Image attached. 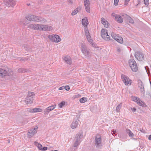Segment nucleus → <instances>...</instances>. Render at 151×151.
<instances>
[{"label": "nucleus", "mask_w": 151, "mask_h": 151, "mask_svg": "<svg viewBox=\"0 0 151 151\" xmlns=\"http://www.w3.org/2000/svg\"><path fill=\"white\" fill-rule=\"evenodd\" d=\"M34 24H29L28 26V27L33 29H34Z\"/></svg>", "instance_id": "37"}, {"label": "nucleus", "mask_w": 151, "mask_h": 151, "mask_svg": "<svg viewBox=\"0 0 151 151\" xmlns=\"http://www.w3.org/2000/svg\"><path fill=\"white\" fill-rule=\"evenodd\" d=\"M131 109L132 110V111L134 112H135L136 109V108H131Z\"/></svg>", "instance_id": "48"}, {"label": "nucleus", "mask_w": 151, "mask_h": 151, "mask_svg": "<svg viewBox=\"0 0 151 151\" xmlns=\"http://www.w3.org/2000/svg\"><path fill=\"white\" fill-rule=\"evenodd\" d=\"M84 5L86 11L88 13H90V6L89 0H83Z\"/></svg>", "instance_id": "17"}, {"label": "nucleus", "mask_w": 151, "mask_h": 151, "mask_svg": "<svg viewBox=\"0 0 151 151\" xmlns=\"http://www.w3.org/2000/svg\"><path fill=\"white\" fill-rule=\"evenodd\" d=\"M8 140V142L9 143H10V141L9 140Z\"/></svg>", "instance_id": "55"}, {"label": "nucleus", "mask_w": 151, "mask_h": 151, "mask_svg": "<svg viewBox=\"0 0 151 151\" xmlns=\"http://www.w3.org/2000/svg\"><path fill=\"white\" fill-rule=\"evenodd\" d=\"M87 99L86 97H83L80 99V102L81 103H83L87 101Z\"/></svg>", "instance_id": "32"}, {"label": "nucleus", "mask_w": 151, "mask_h": 151, "mask_svg": "<svg viewBox=\"0 0 151 151\" xmlns=\"http://www.w3.org/2000/svg\"><path fill=\"white\" fill-rule=\"evenodd\" d=\"M8 74V73L6 70L0 68V76L3 77L6 76Z\"/></svg>", "instance_id": "23"}, {"label": "nucleus", "mask_w": 151, "mask_h": 151, "mask_svg": "<svg viewBox=\"0 0 151 151\" xmlns=\"http://www.w3.org/2000/svg\"><path fill=\"white\" fill-rule=\"evenodd\" d=\"M81 51L83 54L85 56L86 58L90 57L91 55V52L90 50L88 49L85 44L82 43L81 44Z\"/></svg>", "instance_id": "2"}, {"label": "nucleus", "mask_w": 151, "mask_h": 151, "mask_svg": "<svg viewBox=\"0 0 151 151\" xmlns=\"http://www.w3.org/2000/svg\"><path fill=\"white\" fill-rule=\"evenodd\" d=\"M127 20L130 23L133 24L134 23L133 20L131 17H128L127 18Z\"/></svg>", "instance_id": "35"}, {"label": "nucleus", "mask_w": 151, "mask_h": 151, "mask_svg": "<svg viewBox=\"0 0 151 151\" xmlns=\"http://www.w3.org/2000/svg\"><path fill=\"white\" fill-rule=\"evenodd\" d=\"M119 0H114V4L115 6H117L119 2Z\"/></svg>", "instance_id": "38"}, {"label": "nucleus", "mask_w": 151, "mask_h": 151, "mask_svg": "<svg viewBox=\"0 0 151 151\" xmlns=\"http://www.w3.org/2000/svg\"><path fill=\"white\" fill-rule=\"evenodd\" d=\"M145 4L147 6L149 4V0H144Z\"/></svg>", "instance_id": "39"}, {"label": "nucleus", "mask_w": 151, "mask_h": 151, "mask_svg": "<svg viewBox=\"0 0 151 151\" xmlns=\"http://www.w3.org/2000/svg\"><path fill=\"white\" fill-rule=\"evenodd\" d=\"M56 107V105H52L47 107L44 111L45 114H47L51 111L53 110Z\"/></svg>", "instance_id": "19"}, {"label": "nucleus", "mask_w": 151, "mask_h": 151, "mask_svg": "<svg viewBox=\"0 0 151 151\" xmlns=\"http://www.w3.org/2000/svg\"><path fill=\"white\" fill-rule=\"evenodd\" d=\"M64 60L65 62L68 64H70L72 63L71 59L69 56L65 57Z\"/></svg>", "instance_id": "24"}, {"label": "nucleus", "mask_w": 151, "mask_h": 151, "mask_svg": "<svg viewBox=\"0 0 151 151\" xmlns=\"http://www.w3.org/2000/svg\"><path fill=\"white\" fill-rule=\"evenodd\" d=\"M82 25L84 26V28L87 27V25L88 24V22L87 17H84L82 19Z\"/></svg>", "instance_id": "21"}, {"label": "nucleus", "mask_w": 151, "mask_h": 151, "mask_svg": "<svg viewBox=\"0 0 151 151\" xmlns=\"http://www.w3.org/2000/svg\"><path fill=\"white\" fill-rule=\"evenodd\" d=\"M84 29L86 37L89 43L93 47H96V44L93 42V40L91 39L88 28H84Z\"/></svg>", "instance_id": "1"}, {"label": "nucleus", "mask_w": 151, "mask_h": 151, "mask_svg": "<svg viewBox=\"0 0 151 151\" xmlns=\"http://www.w3.org/2000/svg\"><path fill=\"white\" fill-rule=\"evenodd\" d=\"M118 14H115V13H112V14H111V15L113 17H115V18H116V16H117V15H118Z\"/></svg>", "instance_id": "44"}, {"label": "nucleus", "mask_w": 151, "mask_h": 151, "mask_svg": "<svg viewBox=\"0 0 151 151\" xmlns=\"http://www.w3.org/2000/svg\"><path fill=\"white\" fill-rule=\"evenodd\" d=\"M126 132L128 134L129 136L130 137H133L134 134L133 133L131 132L129 129H126Z\"/></svg>", "instance_id": "31"}, {"label": "nucleus", "mask_w": 151, "mask_h": 151, "mask_svg": "<svg viewBox=\"0 0 151 151\" xmlns=\"http://www.w3.org/2000/svg\"><path fill=\"white\" fill-rule=\"evenodd\" d=\"M129 1L130 0H125L124 5H127Z\"/></svg>", "instance_id": "42"}, {"label": "nucleus", "mask_w": 151, "mask_h": 151, "mask_svg": "<svg viewBox=\"0 0 151 151\" xmlns=\"http://www.w3.org/2000/svg\"><path fill=\"white\" fill-rule=\"evenodd\" d=\"M132 100L137 103V104L143 107H146V105L145 104L143 101L140 99L139 98L134 96L132 97Z\"/></svg>", "instance_id": "7"}, {"label": "nucleus", "mask_w": 151, "mask_h": 151, "mask_svg": "<svg viewBox=\"0 0 151 151\" xmlns=\"http://www.w3.org/2000/svg\"><path fill=\"white\" fill-rule=\"evenodd\" d=\"M111 35L112 37L118 42L121 44L123 43V39L121 37L114 32H112Z\"/></svg>", "instance_id": "9"}, {"label": "nucleus", "mask_w": 151, "mask_h": 151, "mask_svg": "<svg viewBox=\"0 0 151 151\" xmlns=\"http://www.w3.org/2000/svg\"><path fill=\"white\" fill-rule=\"evenodd\" d=\"M101 35L102 38L106 41L110 40V37L108 35L107 30L106 29H102L101 31Z\"/></svg>", "instance_id": "10"}, {"label": "nucleus", "mask_w": 151, "mask_h": 151, "mask_svg": "<svg viewBox=\"0 0 151 151\" xmlns=\"http://www.w3.org/2000/svg\"><path fill=\"white\" fill-rule=\"evenodd\" d=\"M40 30L44 31H50L53 29V27L46 25L40 24Z\"/></svg>", "instance_id": "16"}, {"label": "nucleus", "mask_w": 151, "mask_h": 151, "mask_svg": "<svg viewBox=\"0 0 151 151\" xmlns=\"http://www.w3.org/2000/svg\"><path fill=\"white\" fill-rule=\"evenodd\" d=\"M95 144L96 147L99 148L102 146L101 138L99 135H97L95 139Z\"/></svg>", "instance_id": "8"}, {"label": "nucleus", "mask_w": 151, "mask_h": 151, "mask_svg": "<svg viewBox=\"0 0 151 151\" xmlns=\"http://www.w3.org/2000/svg\"><path fill=\"white\" fill-rule=\"evenodd\" d=\"M122 106V104L120 103L116 107V112L119 113L120 112V110Z\"/></svg>", "instance_id": "29"}, {"label": "nucleus", "mask_w": 151, "mask_h": 151, "mask_svg": "<svg viewBox=\"0 0 151 151\" xmlns=\"http://www.w3.org/2000/svg\"><path fill=\"white\" fill-rule=\"evenodd\" d=\"M40 24H34V29L40 30Z\"/></svg>", "instance_id": "30"}, {"label": "nucleus", "mask_w": 151, "mask_h": 151, "mask_svg": "<svg viewBox=\"0 0 151 151\" xmlns=\"http://www.w3.org/2000/svg\"><path fill=\"white\" fill-rule=\"evenodd\" d=\"M37 128L38 127L36 126L35 128L33 129L29 130L27 134V137L30 138L33 137L37 132Z\"/></svg>", "instance_id": "12"}, {"label": "nucleus", "mask_w": 151, "mask_h": 151, "mask_svg": "<svg viewBox=\"0 0 151 151\" xmlns=\"http://www.w3.org/2000/svg\"><path fill=\"white\" fill-rule=\"evenodd\" d=\"M68 1L70 3H71V4H72L73 3V1L72 0H69Z\"/></svg>", "instance_id": "53"}, {"label": "nucleus", "mask_w": 151, "mask_h": 151, "mask_svg": "<svg viewBox=\"0 0 151 151\" xmlns=\"http://www.w3.org/2000/svg\"><path fill=\"white\" fill-rule=\"evenodd\" d=\"M48 38L52 42L58 43L61 41L60 37L57 35H50L48 36Z\"/></svg>", "instance_id": "5"}, {"label": "nucleus", "mask_w": 151, "mask_h": 151, "mask_svg": "<svg viewBox=\"0 0 151 151\" xmlns=\"http://www.w3.org/2000/svg\"><path fill=\"white\" fill-rule=\"evenodd\" d=\"M27 111L30 112L34 113V109L30 108L27 109Z\"/></svg>", "instance_id": "40"}, {"label": "nucleus", "mask_w": 151, "mask_h": 151, "mask_svg": "<svg viewBox=\"0 0 151 151\" xmlns=\"http://www.w3.org/2000/svg\"><path fill=\"white\" fill-rule=\"evenodd\" d=\"M116 50L118 52H120L121 51V48L119 47H117L116 48Z\"/></svg>", "instance_id": "43"}, {"label": "nucleus", "mask_w": 151, "mask_h": 151, "mask_svg": "<svg viewBox=\"0 0 151 151\" xmlns=\"http://www.w3.org/2000/svg\"><path fill=\"white\" fill-rule=\"evenodd\" d=\"M74 151H76V150H74Z\"/></svg>", "instance_id": "56"}, {"label": "nucleus", "mask_w": 151, "mask_h": 151, "mask_svg": "<svg viewBox=\"0 0 151 151\" xmlns=\"http://www.w3.org/2000/svg\"><path fill=\"white\" fill-rule=\"evenodd\" d=\"M34 109V113L41 112L42 109L40 108H35Z\"/></svg>", "instance_id": "33"}, {"label": "nucleus", "mask_w": 151, "mask_h": 151, "mask_svg": "<svg viewBox=\"0 0 151 151\" xmlns=\"http://www.w3.org/2000/svg\"><path fill=\"white\" fill-rule=\"evenodd\" d=\"M116 132V130H114V129L112 132V134H114Z\"/></svg>", "instance_id": "50"}, {"label": "nucleus", "mask_w": 151, "mask_h": 151, "mask_svg": "<svg viewBox=\"0 0 151 151\" xmlns=\"http://www.w3.org/2000/svg\"><path fill=\"white\" fill-rule=\"evenodd\" d=\"M64 88H65L64 86H62V87H60L59 88V90H62L64 89Z\"/></svg>", "instance_id": "47"}, {"label": "nucleus", "mask_w": 151, "mask_h": 151, "mask_svg": "<svg viewBox=\"0 0 151 151\" xmlns=\"http://www.w3.org/2000/svg\"><path fill=\"white\" fill-rule=\"evenodd\" d=\"M129 66L132 70L134 72H136L138 70V67L135 60L132 59L129 60Z\"/></svg>", "instance_id": "4"}, {"label": "nucleus", "mask_w": 151, "mask_h": 151, "mask_svg": "<svg viewBox=\"0 0 151 151\" xmlns=\"http://www.w3.org/2000/svg\"><path fill=\"white\" fill-rule=\"evenodd\" d=\"M34 143L35 145L37 146V147L40 150H41V149L42 148V145L41 144L38 143L36 142H35Z\"/></svg>", "instance_id": "27"}, {"label": "nucleus", "mask_w": 151, "mask_h": 151, "mask_svg": "<svg viewBox=\"0 0 151 151\" xmlns=\"http://www.w3.org/2000/svg\"><path fill=\"white\" fill-rule=\"evenodd\" d=\"M116 18H115L116 20L119 23H121L123 22V19L121 16L120 15H118L116 16Z\"/></svg>", "instance_id": "25"}, {"label": "nucleus", "mask_w": 151, "mask_h": 151, "mask_svg": "<svg viewBox=\"0 0 151 151\" xmlns=\"http://www.w3.org/2000/svg\"><path fill=\"white\" fill-rule=\"evenodd\" d=\"M137 83L138 87L140 88L141 92L144 94L145 93V91L144 84L142 81L140 80H138Z\"/></svg>", "instance_id": "15"}, {"label": "nucleus", "mask_w": 151, "mask_h": 151, "mask_svg": "<svg viewBox=\"0 0 151 151\" xmlns=\"http://www.w3.org/2000/svg\"><path fill=\"white\" fill-rule=\"evenodd\" d=\"M37 22H45L46 21L45 19L41 17H37Z\"/></svg>", "instance_id": "28"}, {"label": "nucleus", "mask_w": 151, "mask_h": 151, "mask_svg": "<svg viewBox=\"0 0 151 151\" xmlns=\"http://www.w3.org/2000/svg\"><path fill=\"white\" fill-rule=\"evenodd\" d=\"M18 71L19 73L27 72L29 70L28 69H25L24 68H21L18 70Z\"/></svg>", "instance_id": "26"}, {"label": "nucleus", "mask_w": 151, "mask_h": 151, "mask_svg": "<svg viewBox=\"0 0 151 151\" xmlns=\"http://www.w3.org/2000/svg\"><path fill=\"white\" fill-rule=\"evenodd\" d=\"M145 70L147 72V73L148 74L149 73H150L148 71V70H147V68H148V67L147 66H146L145 67Z\"/></svg>", "instance_id": "49"}, {"label": "nucleus", "mask_w": 151, "mask_h": 151, "mask_svg": "<svg viewBox=\"0 0 151 151\" xmlns=\"http://www.w3.org/2000/svg\"><path fill=\"white\" fill-rule=\"evenodd\" d=\"M34 93L33 92H29L28 95L26 98L25 102L27 104L32 103L33 101V97Z\"/></svg>", "instance_id": "6"}, {"label": "nucleus", "mask_w": 151, "mask_h": 151, "mask_svg": "<svg viewBox=\"0 0 151 151\" xmlns=\"http://www.w3.org/2000/svg\"><path fill=\"white\" fill-rule=\"evenodd\" d=\"M78 8H77L74 10L71 13V15L73 16L76 15L78 12Z\"/></svg>", "instance_id": "34"}, {"label": "nucleus", "mask_w": 151, "mask_h": 151, "mask_svg": "<svg viewBox=\"0 0 151 151\" xmlns=\"http://www.w3.org/2000/svg\"><path fill=\"white\" fill-rule=\"evenodd\" d=\"M65 88L66 91H68L70 90V87L68 86H64Z\"/></svg>", "instance_id": "41"}, {"label": "nucleus", "mask_w": 151, "mask_h": 151, "mask_svg": "<svg viewBox=\"0 0 151 151\" xmlns=\"http://www.w3.org/2000/svg\"><path fill=\"white\" fill-rule=\"evenodd\" d=\"M50 151H59L57 150H51Z\"/></svg>", "instance_id": "54"}, {"label": "nucleus", "mask_w": 151, "mask_h": 151, "mask_svg": "<svg viewBox=\"0 0 151 151\" xmlns=\"http://www.w3.org/2000/svg\"><path fill=\"white\" fill-rule=\"evenodd\" d=\"M78 125V122L77 119L74 120L72 122L70 127L72 129H74L77 128Z\"/></svg>", "instance_id": "20"}, {"label": "nucleus", "mask_w": 151, "mask_h": 151, "mask_svg": "<svg viewBox=\"0 0 151 151\" xmlns=\"http://www.w3.org/2000/svg\"><path fill=\"white\" fill-rule=\"evenodd\" d=\"M101 23L104 25L105 27L107 28L109 27V23L104 18H101Z\"/></svg>", "instance_id": "22"}, {"label": "nucleus", "mask_w": 151, "mask_h": 151, "mask_svg": "<svg viewBox=\"0 0 151 151\" xmlns=\"http://www.w3.org/2000/svg\"><path fill=\"white\" fill-rule=\"evenodd\" d=\"M21 60L23 61H25L26 60H29V58H25L24 59H22Z\"/></svg>", "instance_id": "46"}, {"label": "nucleus", "mask_w": 151, "mask_h": 151, "mask_svg": "<svg viewBox=\"0 0 151 151\" xmlns=\"http://www.w3.org/2000/svg\"><path fill=\"white\" fill-rule=\"evenodd\" d=\"M121 78L122 81L126 85H130L132 83V80L123 74L121 75Z\"/></svg>", "instance_id": "11"}, {"label": "nucleus", "mask_w": 151, "mask_h": 151, "mask_svg": "<svg viewBox=\"0 0 151 151\" xmlns=\"http://www.w3.org/2000/svg\"><path fill=\"white\" fill-rule=\"evenodd\" d=\"M135 56L136 58L139 61H142L144 59L143 54L140 52H135Z\"/></svg>", "instance_id": "13"}, {"label": "nucleus", "mask_w": 151, "mask_h": 151, "mask_svg": "<svg viewBox=\"0 0 151 151\" xmlns=\"http://www.w3.org/2000/svg\"><path fill=\"white\" fill-rule=\"evenodd\" d=\"M83 135L81 133H78L76 135L74 139L75 141L73 144L74 147H77L81 143L80 139L82 138Z\"/></svg>", "instance_id": "3"}, {"label": "nucleus", "mask_w": 151, "mask_h": 151, "mask_svg": "<svg viewBox=\"0 0 151 151\" xmlns=\"http://www.w3.org/2000/svg\"><path fill=\"white\" fill-rule=\"evenodd\" d=\"M75 96L76 97H80L81 96V95L79 94H78L77 95H75Z\"/></svg>", "instance_id": "51"}, {"label": "nucleus", "mask_w": 151, "mask_h": 151, "mask_svg": "<svg viewBox=\"0 0 151 151\" xmlns=\"http://www.w3.org/2000/svg\"><path fill=\"white\" fill-rule=\"evenodd\" d=\"M47 147H44L43 148L42 147V149H41L42 150L45 151L47 150Z\"/></svg>", "instance_id": "45"}, {"label": "nucleus", "mask_w": 151, "mask_h": 151, "mask_svg": "<svg viewBox=\"0 0 151 151\" xmlns=\"http://www.w3.org/2000/svg\"><path fill=\"white\" fill-rule=\"evenodd\" d=\"M65 101H63L58 104V106L60 108H61L63 106L65 105Z\"/></svg>", "instance_id": "36"}, {"label": "nucleus", "mask_w": 151, "mask_h": 151, "mask_svg": "<svg viewBox=\"0 0 151 151\" xmlns=\"http://www.w3.org/2000/svg\"><path fill=\"white\" fill-rule=\"evenodd\" d=\"M5 5L8 6H13L15 5V0H4Z\"/></svg>", "instance_id": "14"}, {"label": "nucleus", "mask_w": 151, "mask_h": 151, "mask_svg": "<svg viewBox=\"0 0 151 151\" xmlns=\"http://www.w3.org/2000/svg\"><path fill=\"white\" fill-rule=\"evenodd\" d=\"M26 19L29 21H36L37 19V16L33 15H29L26 17Z\"/></svg>", "instance_id": "18"}, {"label": "nucleus", "mask_w": 151, "mask_h": 151, "mask_svg": "<svg viewBox=\"0 0 151 151\" xmlns=\"http://www.w3.org/2000/svg\"><path fill=\"white\" fill-rule=\"evenodd\" d=\"M148 139L149 140H151V134L149 136Z\"/></svg>", "instance_id": "52"}]
</instances>
